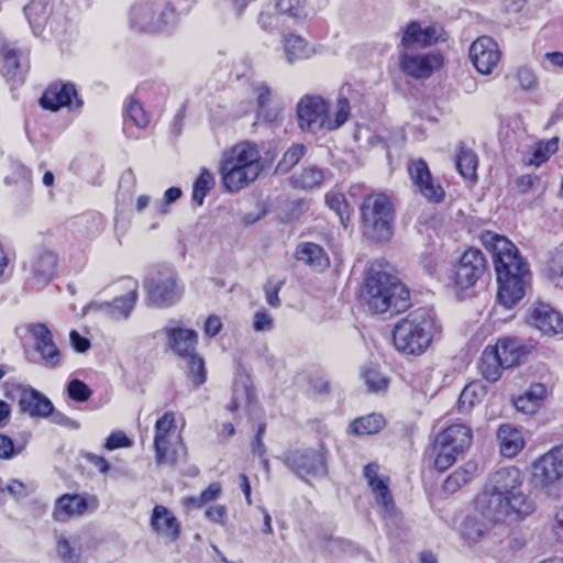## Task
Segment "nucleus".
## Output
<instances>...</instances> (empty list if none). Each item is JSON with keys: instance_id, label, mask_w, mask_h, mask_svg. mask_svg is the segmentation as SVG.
I'll list each match as a JSON object with an SVG mask.
<instances>
[{"instance_id": "nucleus-30", "label": "nucleus", "mask_w": 563, "mask_h": 563, "mask_svg": "<svg viewBox=\"0 0 563 563\" xmlns=\"http://www.w3.org/2000/svg\"><path fill=\"white\" fill-rule=\"evenodd\" d=\"M152 529L162 538L175 541L180 533V526L177 518L162 505L154 507L151 517Z\"/></svg>"}, {"instance_id": "nucleus-60", "label": "nucleus", "mask_w": 563, "mask_h": 563, "mask_svg": "<svg viewBox=\"0 0 563 563\" xmlns=\"http://www.w3.org/2000/svg\"><path fill=\"white\" fill-rule=\"evenodd\" d=\"M541 65L544 70L553 71L556 68L563 67V53L561 52H548L543 55Z\"/></svg>"}, {"instance_id": "nucleus-32", "label": "nucleus", "mask_w": 563, "mask_h": 563, "mask_svg": "<svg viewBox=\"0 0 563 563\" xmlns=\"http://www.w3.org/2000/svg\"><path fill=\"white\" fill-rule=\"evenodd\" d=\"M252 90L256 100L257 119L266 123L274 122L278 112L275 108L271 107L272 90L269 86L264 81H254Z\"/></svg>"}, {"instance_id": "nucleus-33", "label": "nucleus", "mask_w": 563, "mask_h": 563, "mask_svg": "<svg viewBox=\"0 0 563 563\" xmlns=\"http://www.w3.org/2000/svg\"><path fill=\"white\" fill-rule=\"evenodd\" d=\"M296 258L316 271H324L329 266L325 251L311 242L300 243L296 249Z\"/></svg>"}, {"instance_id": "nucleus-44", "label": "nucleus", "mask_w": 563, "mask_h": 563, "mask_svg": "<svg viewBox=\"0 0 563 563\" xmlns=\"http://www.w3.org/2000/svg\"><path fill=\"white\" fill-rule=\"evenodd\" d=\"M216 179L213 174L207 169L202 168L199 176L194 183L192 188V200L201 206L206 196L210 192V190L214 187Z\"/></svg>"}, {"instance_id": "nucleus-41", "label": "nucleus", "mask_w": 563, "mask_h": 563, "mask_svg": "<svg viewBox=\"0 0 563 563\" xmlns=\"http://www.w3.org/2000/svg\"><path fill=\"white\" fill-rule=\"evenodd\" d=\"M56 551L58 558L64 563H79L81 545L77 538H66L60 536L57 539Z\"/></svg>"}, {"instance_id": "nucleus-19", "label": "nucleus", "mask_w": 563, "mask_h": 563, "mask_svg": "<svg viewBox=\"0 0 563 563\" xmlns=\"http://www.w3.org/2000/svg\"><path fill=\"white\" fill-rule=\"evenodd\" d=\"M29 333L34 342V350L40 355V364L47 368H58L64 363L62 351L55 344L52 331L44 323H31Z\"/></svg>"}, {"instance_id": "nucleus-35", "label": "nucleus", "mask_w": 563, "mask_h": 563, "mask_svg": "<svg viewBox=\"0 0 563 563\" xmlns=\"http://www.w3.org/2000/svg\"><path fill=\"white\" fill-rule=\"evenodd\" d=\"M545 393L544 385L533 384L523 395L514 400V405L518 411L525 415H533L541 407Z\"/></svg>"}, {"instance_id": "nucleus-34", "label": "nucleus", "mask_w": 563, "mask_h": 563, "mask_svg": "<svg viewBox=\"0 0 563 563\" xmlns=\"http://www.w3.org/2000/svg\"><path fill=\"white\" fill-rule=\"evenodd\" d=\"M478 368L485 379L494 383L497 382L507 368L501 358H499L498 349L494 345H488L482 353L478 362Z\"/></svg>"}, {"instance_id": "nucleus-58", "label": "nucleus", "mask_w": 563, "mask_h": 563, "mask_svg": "<svg viewBox=\"0 0 563 563\" xmlns=\"http://www.w3.org/2000/svg\"><path fill=\"white\" fill-rule=\"evenodd\" d=\"M181 196V190L178 187L168 188L161 201L154 203L153 208L157 213L166 214L168 212L167 206L177 201Z\"/></svg>"}, {"instance_id": "nucleus-61", "label": "nucleus", "mask_w": 563, "mask_h": 563, "mask_svg": "<svg viewBox=\"0 0 563 563\" xmlns=\"http://www.w3.org/2000/svg\"><path fill=\"white\" fill-rule=\"evenodd\" d=\"M20 449L16 450L13 443V440L5 435L0 434V459L1 460H11L16 454L20 453Z\"/></svg>"}, {"instance_id": "nucleus-3", "label": "nucleus", "mask_w": 563, "mask_h": 563, "mask_svg": "<svg viewBox=\"0 0 563 563\" xmlns=\"http://www.w3.org/2000/svg\"><path fill=\"white\" fill-rule=\"evenodd\" d=\"M441 331L442 327L434 310L428 307L418 308L395 325V349L404 355H421L440 336Z\"/></svg>"}, {"instance_id": "nucleus-14", "label": "nucleus", "mask_w": 563, "mask_h": 563, "mask_svg": "<svg viewBox=\"0 0 563 563\" xmlns=\"http://www.w3.org/2000/svg\"><path fill=\"white\" fill-rule=\"evenodd\" d=\"M58 256L54 251L46 247L37 250L23 265L27 286L42 290L56 276Z\"/></svg>"}, {"instance_id": "nucleus-1", "label": "nucleus", "mask_w": 563, "mask_h": 563, "mask_svg": "<svg viewBox=\"0 0 563 563\" xmlns=\"http://www.w3.org/2000/svg\"><path fill=\"white\" fill-rule=\"evenodd\" d=\"M525 476L516 466L500 467L489 474L474 498V509L483 521L468 516L461 526V534L468 542L483 537L488 525L515 523L536 511L534 499L523 489Z\"/></svg>"}, {"instance_id": "nucleus-6", "label": "nucleus", "mask_w": 563, "mask_h": 563, "mask_svg": "<svg viewBox=\"0 0 563 563\" xmlns=\"http://www.w3.org/2000/svg\"><path fill=\"white\" fill-rule=\"evenodd\" d=\"M364 300L374 313H399L409 306V290L398 277L373 265L365 279Z\"/></svg>"}, {"instance_id": "nucleus-38", "label": "nucleus", "mask_w": 563, "mask_h": 563, "mask_svg": "<svg viewBox=\"0 0 563 563\" xmlns=\"http://www.w3.org/2000/svg\"><path fill=\"white\" fill-rule=\"evenodd\" d=\"M478 466L474 461L466 462L462 467L453 472L443 483L445 493L453 494L467 485L476 475Z\"/></svg>"}, {"instance_id": "nucleus-23", "label": "nucleus", "mask_w": 563, "mask_h": 563, "mask_svg": "<svg viewBox=\"0 0 563 563\" xmlns=\"http://www.w3.org/2000/svg\"><path fill=\"white\" fill-rule=\"evenodd\" d=\"M439 41H445L441 24L422 25L419 21H411L402 32L400 45L402 48L427 47Z\"/></svg>"}, {"instance_id": "nucleus-57", "label": "nucleus", "mask_w": 563, "mask_h": 563, "mask_svg": "<svg viewBox=\"0 0 563 563\" xmlns=\"http://www.w3.org/2000/svg\"><path fill=\"white\" fill-rule=\"evenodd\" d=\"M252 325L256 332H268L274 328V319L266 310L260 309L253 316Z\"/></svg>"}, {"instance_id": "nucleus-40", "label": "nucleus", "mask_w": 563, "mask_h": 563, "mask_svg": "<svg viewBox=\"0 0 563 563\" xmlns=\"http://www.w3.org/2000/svg\"><path fill=\"white\" fill-rule=\"evenodd\" d=\"M385 419L382 415L371 413L355 419L350 424V430L358 435L374 434L383 429Z\"/></svg>"}, {"instance_id": "nucleus-64", "label": "nucleus", "mask_w": 563, "mask_h": 563, "mask_svg": "<svg viewBox=\"0 0 563 563\" xmlns=\"http://www.w3.org/2000/svg\"><path fill=\"white\" fill-rule=\"evenodd\" d=\"M258 23L263 30L272 31L278 25V16L273 13L262 12L258 18Z\"/></svg>"}, {"instance_id": "nucleus-2", "label": "nucleus", "mask_w": 563, "mask_h": 563, "mask_svg": "<svg viewBox=\"0 0 563 563\" xmlns=\"http://www.w3.org/2000/svg\"><path fill=\"white\" fill-rule=\"evenodd\" d=\"M479 241L493 255L498 283L497 300L503 307L511 309L523 299L530 287L529 264L517 246L501 234L483 231Z\"/></svg>"}, {"instance_id": "nucleus-42", "label": "nucleus", "mask_w": 563, "mask_h": 563, "mask_svg": "<svg viewBox=\"0 0 563 563\" xmlns=\"http://www.w3.org/2000/svg\"><path fill=\"white\" fill-rule=\"evenodd\" d=\"M478 159L477 155L470 148L461 147L456 156V168L465 179H476Z\"/></svg>"}, {"instance_id": "nucleus-13", "label": "nucleus", "mask_w": 563, "mask_h": 563, "mask_svg": "<svg viewBox=\"0 0 563 563\" xmlns=\"http://www.w3.org/2000/svg\"><path fill=\"white\" fill-rule=\"evenodd\" d=\"M531 476L541 489H550L563 479V443L554 445L531 464Z\"/></svg>"}, {"instance_id": "nucleus-29", "label": "nucleus", "mask_w": 563, "mask_h": 563, "mask_svg": "<svg viewBox=\"0 0 563 563\" xmlns=\"http://www.w3.org/2000/svg\"><path fill=\"white\" fill-rule=\"evenodd\" d=\"M88 509V499L79 494H64L56 499L52 517L57 522H67L82 516Z\"/></svg>"}, {"instance_id": "nucleus-55", "label": "nucleus", "mask_w": 563, "mask_h": 563, "mask_svg": "<svg viewBox=\"0 0 563 563\" xmlns=\"http://www.w3.org/2000/svg\"><path fill=\"white\" fill-rule=\"evenodd\" d=\"M91 393L89 386L78 378L71 379L67 385L68 397L78 402L87 401Z\"/></svg>"}, {"instance_id": "nucleus-51", "label": "nucleus", "mask_w": 563, "mask_h": 563, "mask_svg": "<svg viewBox=\"0 0 563 563\" xmlns=\"http://www.w3.org/2000/svg\"><path fill=\"white\" fill-rule=\"evenodd\" d=\"M325 200L329 208L338 214L341 224L346 228L350 214L344 195L341 192H329Z\"/></svg>"}, {"instance_id": "nucleus-49", "label": "nucleus", "mask_w": 563, "mask_h": 563, "mask_svg": "<svg viewBox=\"0 0 563 563\" xmlns=\"http://www.w3.org/2000/svg\"><path fill=\"white\" fill-rule=\"evenodd\" d=\"M307 3L308 0H276V9L291 18L301 19L308 15Z\"/></svg>"}, {"instance_id": "nucleus-4", "label": "nucleus", "mask_w": 563, "mask_h": 563, "mask_svg": "<svg viewBox=\"0 0 563 563\" xmlns=\"http://www.w3.org/2000/svg\"><path fill=\"white\" fill-rule=\"evenodd\" d=\"M352 95L351 86H343L332 114L322 97H302L297 104L299 128L310 133H318L322 130L333 131L341 128L350 118Z\"/></svg>"}, {"instance_id": "nucleus-24", "label": "nucleus", "mask_w": 563, "mask_h": 563, "mask_svg": "<svg viewBox=\"0 0 563 563\" xmlns=\"http://www.w3.org/2000/svg\"><path fill=\"white\" fill-rule=\"evenodd\" d=\"M501 53L497 43L489 36L476 38L470 47V58L483 75H489L500 60Z\"/></svg>"}, {"instance_id": "nucleus-47", "label": "nucleus", "mask_w": 563, "mask_h": 563, "mask_svg": "<svg viewBox=\"0 0 563 563\" xmlns=\"http://www.w3.org/2000/svg\"><path fill=\"white\" fill-rule=\"evenodd\" d=\"M306 146L303 144H292L283 155L282 159L278 162L276 172L280 174L288 173L294 166H296L299 161L306 154Z\"/></svg>"}, {"instance_id": "nucleus-7", "label": "nucleus", "mask_w": 563, "mask_h": 563, "mask_svg": "<svg viewBox=\"0 0 563 563\" xmlns=\"http://www.w3.org/2000/svg\"><path fill=\"white\" fill-rule=\"evenodd\" d=\"M189 7L178 11L168 0H142L129 11L130 26L139 32L170 35L178 25L180 15L187 14Z\"/></svg>"}, {"instance_id": "nucleus-46", "label": "nucleus", "mask_w": 563, "mask_h": 563, "mask_svg": "<svg viewBox=\"0 0 563 563\" xmlns=\"http://www.w3.org/2000/svg\"><path fill=\"white\" fill-rule=\"evenodd\" d=\"M543 273L551 280L563 276V244L549 253L543 264Z\"/></svg>"}, {"instance_id": "nucleus-63", "label": "nucleus", "mask_w": 563, "mask_h": 563, "mask_svg": "<svg viewBox=\"0 0 563 563\" xmlns=\"http://www.w3.org/2000/svg\"><path fill=\"white\" fill-rule=\"evenodd\" d=\"M206 517L212 522L224 525L227 518V508L222 505L210 506L206 510Z\"/></svg>"}, {"instance_id": "nucleus-10", "label": "nucleus", "mask_w": 563, "mask_h": 563, "mask_svg": "<svg viewBox=\"0 0 563 563\" xmlns=\"http://www.w3.org/2000/svg\"><path fill=\"white\" fill-rule=\"evenodd\" d=\"M361 216L366 235L379 242L390 240L394 233L395 211L387 195H366L361 205Z\"/></svg>"}, {"instance_id": "nucleus-11", "label": "nucleus", "mask_w": 563, "mask_h": 563, "mask_svg": "<svg viewBox=\"0 0 563 563\" xmlns=\"http://www.w3.org/2000/svg\"><path fill=\"white\" fill-rule=\"evenodd\" d=\"M146 303L156 308H169L183 296L184 287L176 269L170 265L153 267L144 279Z\"/></svg>"}, {"instance_id": "nucleus-16", "label": "nucleus", "mask_w": 563, "mask_h": 563, "mask_svg": "<svg viewBox=\"0 0 563 563\" xmlns=\"http://www.w3.org/2000/svg\"><path fill=\"white\" fill-rule=\"evenodd\" d=\"M379 466L376 463H369L364 467V477L374 495L375 505L379 516L386 523L395 525L398 519L394 498L388 487V478L378 475Z\"/></svg>"}, {"instance_id": "nucleus-37", "label": "nucleus", "mask_w": 563, "mask_h": 563, "mask_svg": "<svg viewBox=\"0 0 563 563\" xmlns=\"http://www.w3.org/2000/svg\"><path fill=\"white\" fill-rule=\"evenodd\" d=\"M494 347L498 349L499 358L503 360L507 368L517 365L527 352L521 341L516 338L501 339Z\"/></svg>"}, {"instance_id": "nucleus-22", "label": "nucleus", "mask_w": 563, "mask_h": 563, "mask_svg": "<svg viewBox=\"0 0 563 563\" xmlns=\"http://www.w3.org/2000/svg\"><path fill=\"white\" fill-rule=\"evenodd\" d=\"M1 74L7 81L13 85L23 82L25 74L29 69L27 53L16 48L12 44H0Z\"/></svg>"}, {"instance_id": "nucleus-25", "label": "nucleus", "mask_w": 563, "mask_h": 563, "mask_svg": "<svg viewBox=\"0 0 563 563\" xmlns=\"http://www.w3.org/2000/svg\"><path fill=\"white\" fill-rule=\"evenodd\" d=\"M407 168L412 184L428 200L439 202L444 198L443 188L433 179L423 159L410 161Z\"/></svg>"}, {"instance_id": "nucleus-59", "label": "nucleus", "mask_w": 563, "mask_h": 563, "mask_svg": "<svg viewBox=\"0 0 563 563\" xmlns=\"http://www.w3.org/2000/svg\"><path fill=\"white\" fill-rule=\"evenodd\" d=\"M131 446L130 439L122 431L112 432L106 440L104 448L109 451Z\"/></svg>"}, {"instance_id": "nucleus-54", "label": "nucleus", "mask_w": 563, "mask_h": 563, "mask_svg": "<svg viewBox=\"0 0 563 563\" xmlns=\"http://www.w3.org/2000/svg\"><path fill=\"white\" fill-rule=\"evenodd\" d=\"M221 494V487L217 483L210 484L198 497L187 499V506L201 508L207 503L216 500Z\"/></svg>"}, {"instance_id": "nucleus-48", "label": "nucleus", "mask_w": 563, "mask_h": 563, "mask_svg": "<svg viewBox=\"0 0 563 563\" xmlns=\"http://www.w3.org/2000/svg\"><path fill=\"white\" fill-rule=\"evenodd\" d=\"M125 125L131 122L139 129H145L150 123V117L143 106L132 98L125 104Z\"/></svg>"}, {"instance_id": "nucleus-36", "label": "nucleus", "mask_w": 563, "mask_h": 563, "mask_svg": "<svg viewBox=\"0 0 563 563\" xmlns=\"http://www.w3.org/2000/svg\"><path fill=\"white\" fill-rule=\"evenodd\" d=\"M284 52L289 64L308 59L314 54V49L305 38L297 34H288L284 37Z\"/></svg>"}, {"instance_id": "nucleus-21", "label": "nucleus", "mask_w": 563, "mask_h": 563, "mask_svg": "<svg viewBox=\"0 0 563 563\" xmlns=\"http://www.w3.org/2000/svg\"><path fill=\"white\" fill-rule=\"evenodd\" d=\"M18 397L20 412L31 418H47L53 415V402L31 386L16 385L11 391Z\"/></svg>"}, {"instance_id": "nucleus-15", "label": "nucleus", "mask_w": 563, "mask_h": 563, "mask_svg": "<svg viewBox=\"0 0 563 563\" xmlns=\"http://www.w3.org/2000/svg\"><path fill=\"white\" fill-rule=\"evenodd\" d=\"M486 258L478 249L470 247L450 271V279L456 289H468L482 277Z\"/></svg>"}, {"instance_id": "nucleus-5", "label": "nucleus", "mask_w": 563, "mask_h": 563, "mask_svg": "<svg viewBox=\"0 0 563 563\" xmlns=\"http://www.w3.org/2000/svg\"><path fill=\"white\" fill-rule=\"evenodd\" d=\"M263 169L260 148L250 141L240 142L222 154L221 181L229 192H238L254 183Z\"/></svg>"}, {"instance_id": "nucleus-31", "label": "nucleus", "mask_w": 563, "mask_h": 563, "mask_svg": "<svg viewBox=\"0 0 563 563\" xmlns=\"http://www.w3.org/2000/svg\"><path fill=\"white\" fill-rule=\"evenodd\" d=\"M497 439L501 455L508 459L517 456L526 445L522 430L510 423L499 427Z\"/></svg>"}, {"instance_id": "nucleus-45", "label": "nucleus", "mask_w": 563, "mask_h": 563, "mask_svg": "<svg viewBox=\"0 0 563 563\" xmlns=\"http://www.w3.org/2000/svg\"><path fill=\"white\" fill-rule=\"evenodd\" d=\"M187 363V375L191 378L192 385L198 387L207 379L205 361L196 352L184 357Z\"/></svg>"}, {"instance_id": "nucleus-39", "label": "nucleus", "mask_w": 563, "mask_h": 563, "mask_svg": "<svg viewBox=\"0 0 563 563\" xmlns=\"http://www.w3.org/2000/svg\"><path fill=\"white\" fill-rule=\"evenodd\" d=\"M559 137H552L548 141L534 143L527 152L526 164L531 166H540L545 163L552 154L558 151Z\"/></svg>"}, {"instance_id": "nucleus-27", "label": "nucleus", "mask_w": 563, "mask_h": 563, "mask_svg": "<svg viewBox=\"0 0 563 563\" xmlns=\"http://www.w3.org/2000/svg\"><path fill=\"white\" fill-rule=\"evenodd\" d=\"M159 333L167 339L170 350L180 358L196 352L198 334L191 329L165 325Z\"/></svg>"}, {"instance_id": "nucleus-12", "label": "nucleus", "mask_w": 563, "mask_h": 563, "mask_svg": "<svg viewBox=\"0 0 563 563\" xmlns=\"http://www.w3.org/2000/svg\"><path fill=\"white\" fill-rule=\"evenodd\" d=\"M473 439L472 429L465 424L456 423L442 431L434 441L433 451L437 454L434 466L444 472L453 465L457 455L463 453Z\"/></svg>"}, {"instance_id": "nucleus-56", "label": "nucleus", "mask_w": 563, "mask_h": 563, "mask_svg": "<svg viewBox=\"0 0 563 563\" xmlns=\"http://www.w3.org/2000/svg\"><path fill=\"white\" fill-rule=\"evenodd\" d=\"M283 285V280L275 278H269L264 285L265 300L273 308H278L282 305L278 294Z\"/></svg>"}, {"instance_id": "nucleus-62", "label": "nucleus", "mask_w": 563, "mask_h": 563, "mask_svg": "<svg viewBox=\"0 0 563 563\" xmlns=\"http://www.w3.org/2000/svg\"><path fill=\"white\" fill-rule=\"evenodd\" d=\"M69 340L73 349L78 353H85L90 349V341L80 335L76 330L70 331Z\"/></svg>"}, {"instance_id": "nucleus-8", "label": "nucleus", "mask_w": 563, "mask_h": 563, "mask_svg": "<svg viewBox=\"0 0 563 563\" xmlns=\"http://www.w3.org/2000/svg\"><path fill=\"white\" fill-rule=\"evenodd\" d=\"M73 0H64L59 8L53 12L51 0H31L24 7V14L35 36L43 34L48 24L52 36L59 43L68 42L74 34V25L70 19L65 16L64 7Z\"/></svg>"}, {"instance_id": "nucleus-50", "label": "nucleus", "mask_w": 563, "mask_h": 563, "mask_svg": "<svg viewBox=\"0 0 563 563\" xmlns=\"http://www.w3.org/2000/svg\"><path fill=\"white\" fill-rule=\"evenodd\" d=\"M362 377L369 391L379 393L387 389L388 379L376 367L364 368Z\"/></svg>"}, {"instance_id": "nucleus-43", "label": "nucleus", "mask_w": 563, "mask_h": 563, "mask_svg": "<svg viewBox=\"0 0 563 563\" xmlns=\"http://www.w3.org/2000/svg\"><path fill=\"white\" fill-rule=\"evenodd\" d=\"M485 395L484 387L478 383H471L466 385L461 391L459 398V410L466 412L471 410L476 404L481 402Z\"/></svg>"}, {"instance_id": "nucleus-17", "label": "nucleus", "mask_w": 563, "mask_h": 563, "mask_svg": "<svg viewBox=\"0 0 563 563\" xmlns=\"http://www.w3.org/2000/svg\"><path fill=\"white\" fill-rule=\"evenodd\" d=\"M285 464L298 476L305 478L323 477L328 473L325 449L322 444L318 449H301L289 452Z\"/></svg>"}, {"instance_id": "nucleus-26", "label": "nucleus", "mask_w": 563, "mask_h": 563, "mask_svg": "<svg viewBox=\"0 0 563 563\" xmlns=\"http://www.w3.org/2000/svg\"><path fill=\"white\" fill-rule=\"evenodd\" d=\"M441 57L431 53H399L400 69L413 78H428L441 65Z\"/></svg>"}, {"instance_id": "nucleus-52", "label": "nucleus", "mask_w": 563, "mask_h": 563, "mask_svg": "<svg viewBox=\"0 0 563 563\" xmlns=\"http://www.w3.org/2000/svg\"><path fill=\"white\" fill-rule=\"evenodd\" d=\"M516 189L520 195L527 194H542L544 186L541 183V178L537 175L528 174L522 175L516 179Z\"/></svg>"}, {"instance_id": "nucleus-20", "label": "nucleus", "mask_w": 563, "mask_h": 563, "mask_svg": "<svg viewBox=\"0 0 563 563\" xmlns=\"http://www.w3.org/2000/svg\"><path fill=\"white\" fill-rule=\"evenodd\" d=\"M44 109L57 111L63 107L69 110H80L84 106L82 99L78 96V90L73 82H55L49 85L40 99Z\"/></svg>"}, {"instance_id": "nucleus-28", "label": "nucleus", "mask_w": 563, "mask_h": 563, "mask_svg": "<svg viewBox=\"0 0 563 563\" xmlns=\"http://www.w3.org/2000/svg\"><path fill=\"white\" fill-rule=\"evenodd\" d=\"M530 318L533 325L544 334L554 335L563 332V316L549 303H534Z\"/></svg>"}, {"instance_id": "nucleus-53", "label": "nucleus", "mask_w": 563, "mask_h": 563, "mask_svg": "<svg viewBox=\"0 0 563 563\" xmlns=\"http://www.w3.org/2000/svg\"><path fill=\"white\" fill-rule=\"evenodd\" d=\"M323 170L317 166H309L303 168L301 174L296 178L298 186L302 188H313L323 181Z\"/></svg>"}, {"instance_id": "nucleus-18", "label": "nucleus", "mask_w": 563, "mask_h": 563, "mask_svg": "<svg viewBox=\"0 0 563 563\" xmlns=\"http://www.w3.org/2000/svg\"><path fill=\"white\" fill-rule=\"evenodd\" d=\"M125 282L126 288L129 289L128 294L114 298L111 302H91L88 305L87 309L113 320H126L131 316L139 299V283L136 279L132 278H126Z\"/></svg>"}, {"instance_id": "nucleus-9", "label": "nucleus", "mask_w": 563, "mask_h": 563, "mask_svg": "<svg viewBox=\"0 0 563 563\" xmlns=\"http://www.w3.org/2000/svg\"><path fill=\"white\" fill-rule=\"evenodd\" d=\"M184 423L179 428L174 411L164 412L154 424V452L155 462L159 466L174 467L185 457L186 445L181 437Z\"/></svg>"}]
</instances>
